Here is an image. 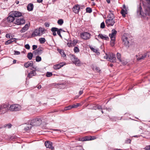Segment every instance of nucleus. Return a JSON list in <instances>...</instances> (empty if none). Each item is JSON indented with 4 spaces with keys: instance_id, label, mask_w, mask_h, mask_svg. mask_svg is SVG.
Here are the masks:
<instances>
[{
    "instance_id": "nucleus-27",
    "label": "nucleus",
    "mask_w": 150,
    "mask_h": 150,
    "mask_svg": "<svg viewBox=\"0 0 150 150\" xmlns=\"http://www.w3.org/2000/svg\"><path fill=\"white\" fill-rule=\"evenodd\" d=\"M15 38H12L11 39L8 40L5 42V44L6 45L9 44L14 41H15Z\"/></svg>"
},
{
    "instance_id": "nucleus-38",
    "label": "nucleus",
    "mask_w": 150,
    "mask_h": 150,
    "mask_svg": "<svg viewBox=\"0 0 150 150\" xmlns=\"http://www.w3.org/2000/svg\"><path fill=\"white\" fill-rule=\"evenodd\" d=\"M36 61L37 62H39L41 60V58L39 56H37L36 57Z\"/></svg>"
},
{
    "instance_id": "nucleus-33",
    "label": "nucleus",
    "mask_w": 150,
    "mask_h": 150,
    "mask_svg": "<svg viewBox=\"0 0 150 150\" xmlns=\"http://www.w3.org/2000/svg\"><path fill=\"white\" fill-rule=\"evenodd\" d=\"M111 39V41H110V45H111L113 47V46L115 44V39H112V38Z\"/></svg>"
},
{
    "instance_id": "nucleus-15",
    "label": "nucleus",
    "mask_w": 150,
    "mask_h": 150,
    "mask_svg": "<svg viewBox=\"0 0 150 150\" xmlns=\"http://www.w3.org/2000/svg\"><path fill=\"white\" fill-rule=\"evenodd\" d=\"M15 18L13 16L11 15L10 14V13L9 14V16L7 18V21L8 23H11L14 22L15 20Z\"/></svg>"
},
{
    "instance_id": "nucleus-50",
    "label": "nucleus",
    "mask_w": 150,
    "mask_h": 150,
    "mask_svg": "<svg viewBox=\"0 0 150 150\" xmlns=\"http://www.w3.org/2000/svg\"><path fill=\"white\" fill-rule=\"evenodd\" d=\"M21 54L20 52L17 51H14V54L15 55H19Z\"/></svg>"
},
{
    "instance_id": "nucleus-16",
    "label": "nucleus",
    "mask_w": 150,
    "mask_h": 150,
    "mask_svg": "<svg viewBox=\"0 0 150 150\" xmlns=\"http://www.w3.org/2000/svg\"><path fill=\"white\" fill-rule=\"evenodd\" d=\"M98 38H100L103 40H109L108 37L106 35H104L102 34H99L97 36Z\"/></svg>"
},
{
    "instance_id": "nucleus-26",
    "label": "nucleus",
    "mask_w": 150,
    "mask_h": 150,
    "mask_svg": "<svg viewBox=\"0 0 150 150\" xmlns=\"http://www.w3.org/2000/svg\"><path fill=\"white\" fill-rule=\"evenodd\" d=\"M96 138L94 137L90 136L89 137H86L83 141H86L88 140H93Z\"/></svg>"
},
{
    "instance_id": "nucleus-22",
    "label": "nucleus",
    "mask_w": 150,
    "mask_h": 150,
    "mask_svg": "<svg viewBox=\"0 0 150 150\" xmlns=\"http://www.w3.org/2000/svg\"><path fill=\"white\" fill-rule=\"evenodd\" d=\"M33 62L32 61L28 62L27 63H25L24 66L26 68H28L29 67L33 66Z\"/></svg>"
},
{
    "instance_id": "nucleus-52",
    "label": "nucleus",
    "mask_w": 150,
    "mask_h": 150,
    "mask_svg": "<svg viewBox=\"0 0 150 150\" xmlns=\"http://www.w3.org/2000/svg\"><path fill=\"white\" fill-rule=\"evenodd\" d=\"M6 37L8 38H11V34H6Z\"/></svg>"
},
{
    "instance_id": "nucleus-45",
    "label": "nucleus",
    "mask_w": 150,
    "mask_h": 150,
    "mask_svg": "<svg viewBox=\"0 0 150 150\" xmlns=\"http://www.w3.org/2000/svg\"><path fill=\"white\" fill-rule=\"evenodd\" d=\"M58 30V28H52L51 30L52 32L57 31Z\"/></svg>"
},
{
    "instance_id": "nucleus-49",
    "label": "nucleus",
    "mask_w": 150,
    "mask_h": 150,
    "mask_svg": "<svg viewBox=\"0 0 150 150\" xmlns=\"http://www.w3.org/2000/svg\"><path fill=\"white\" fill-rule=\"evenodd\" d=\"M67 45L69 47H72L73 46V44H72V42H68L67 43Z\"/></svg>"
},
{
    "instance_id": "nucleus-6",
    "label": "nucleus",
    "mask_w": 150,
    "mask_h": 150,
    "mask_svg": "<svg viewBox=\"0 0 150 150\" xmlns=\"http://www.w3.org/2000/svg\"><path fill=\"white\" fill-rule=\"evenodd\" d=\"M8 109V106L6 105H0V115H3L6 112Z\"/></svg>"
},
{
    "instance_id": "nucleus-7",
    "label": "nucleus",
    "mask_w": 150,
    "mask_h": 150,
    "mask_svg": "<svg viewBox=\"0 0 150 150\" xmlns=\"http://www.w3.org/2000/svg\"><path fill=\"white\" fill-rule=\"evenodd\" d=\"M104 58L112 62H115L116 60L115 55L113 53L110 54L109 57H108L107 55L106 54V56L104 57Z\"/></svg>"
},
{
    "instance_id": "nucleus-11",
    "label": "nucleus",
    "mask_w": 150,
    "mask_h": 150,
    "mask_svg": "<svg viewBox=\"0 0 150 150\" xmlns=\"http://www.w3.org/2000/svg\"><path fill=\"white\" fill-rule=\"evenodd\" d=\"M147 55V54L144 53V54H139L138 55H137L136 57L137 60L144 59L146 58Z\"/></svg>"
},
{
    "instance_id": "nucleus-44",
    "label": "nucleus",
    "mask_w": 150,
    "mask_h": 150,
    "mask_svg": "<svg viewBox=\"0 0 150 150\" xmlns=\"http://www.w3.org/2000/svg\"><path fill=\"white\" fill-rule=\"evenodd\" d=\"M11 125L10 124H6L4 126V127H7L8 128H11Z\"/></svg>"
},
{
    "instance_id": "nucleus-46",
    "label": "nucleus",
    "mask_w": 150,
    "mask_h": 150,
    "mask_svg": "<svg viewBox=\"0 0 150 150\" xmlns=\"http://www.w3.org/2000/svg\"><path fill=\"white\" fill-rule=\"evenodd\" d=\"M72 108H71V105H70L67 107H66L64 108V110H69Z\"/></svg>"
},
{
    "instance_id": "nucleus-58",
    "label": "nucleus",
    "mask_w": 150,
    "mask_h": 150,
    "mask_svg": "<svg viewBox=\"0 0 150 150\" xmlns=\"http://www.w3.org/2000/svg\"><path fill=\"white\" fill-rule=\"evenodd\" d=\"M53 32V34L54 36H55L56 35L57 33H56V32Z\"/></svg>"
},
{
    "instance_id": "nucleus-10",
    "label": "nucleus",
    "mask_w": 150,
    "mask_h": 150,
    "mask_svg": "<svg viewBox=\"0 0 150 150\" xmlns=\"http://www.w3.org/2000/svg\"><path fill=\"white\" fill-rule=\"evenodd\" d=\"M122 42L123 44L126 46L129 47V40L128 38L125 35L123 36L122 38Z\"/></svg>"
},
{
    "instance_id": "nucleus-1",
    "label": "nucleus",
    "mask_w": 150,
    "mask_h": 150,
    "mask_svg": "<svg viewBox=\"0 0 150 150\" xmlns=\"http://www.w3.org/2000/svg\"><path fill=\"white\" fill-rule=\"evenodd\" d=\"M42 122V120L39 118H35L30 120L28 122V126L25 128L26 130L30 129L32 126H38L40 125Z\"/></svg>"
},
{
    "instance_id": "nucleus-30",
    "label": "nucleus",
    "mask_w": 150,
    "mask_h": 150,
    "mask_svg": "<svg viewBox=\"0 0 150 150\" xmlns=\"http://www.w3.org/2000/svg\"><path fill=\"white\" fill-rule=\"evenodd\" d=\"M32 67L31 68V70L32 71L35 72L36 71H38L39 70V69L35 66H33L31 67Z\"/></svg>"
},
{
    "instance_id": "nucleus-19",
    "label": "nucleus",
    "mask_w": 150,
    "mask_h": 150,
    "mask_svg": "<svg viewBox=\"0 0 150 150\" xmlns=\"http://www.w3.org/2000/svg\"><path fill=\"white\" fill-rule=\"evenodd\" d=\"M40 36L41 34L40 33V31L38 29H36L34 30L32 34V36L33 37H35L36 36Z\"/></svg>"
},
{
    "instance_id": "nucleus-2",
    "label": "nucleus",
    "mask_w": 150,
    "mask_h": 150,
    "mask_svg": "<svg viewBox=\"0 0 150 150\" xmlns=\"http://www.w3.org/2000/svg\"><path fill=\"white\" fill-rule=\"evenodd\" d=\"M108 18L106 19L105 22L108 27L112 26L115 23L114 16L113 13H110L108 16Z\"/></svg>"
},
{
    "instance_id": "nucleus-13",
    "label": "nucleus",
    "mask_w": 150,
    "mask_h": 150,
    "mask_svg": "<svg viewBox=\"0 0 150 150\" xmlns=\"http://www.w3.org/2000/svg\"><path fill=\"white\" fill-rule=\"evenodd\" d=\"M45 145L47 148L51 149V150H53L54 148L52 146V143L49 141H47L45 143Z\"/></svg>"
},
{
    "instance_id": "nucleus-3",
    "label": "nucleus",
    "mask_w": 150,
    "mask_h": 150,
    "mask_svg": "<svg viewBox=\"0 0 150 150\" xmlns=\"http://www.w3.org/2000/svg\"><path fill=\"white\" fill-rule=\"evenodd\" d=\"M141 9L142 7L140 6L137 11L138 14L144 16L145 15L148 16L150 15V6H144V13L142 12Z\"/></svg>"
},
{
    "instance_id": "nucleus-63",
    "label": "nucleus",
    "mask_w": 150,
    "mask_h": 150,
    "mask_svg": "<svg viewBox=\"0 0 150 150\" xmlns=\"http://www.w3.org/2000/svg\"><path fill=\"white\" fill-rule=\"evenodd\" d=\"M106 1L108 3H110V0H106Z\"/></svg>"
},
{
    "instance_id": "nucleus-57",
    "label": "nucleus",
    "mask_w": 150,
    "mask_h": 150,
    "mask_svg": "<svg viewBox=\"0 0 150 150\" xmlns=\"http://www.w3.org/2000/svg\"><path fill=\"white\" fill-rule=\"evenodd\" d=\"M131 140L130 139H128L126 142L127 143H130L131 142Z\"/></svg>"
},
{
    "instance_id": "nucleus-25",
    "label": "nucleus",
    "mask_w": 150,
    "mask_h": 150,
    "mask_svg": "<svg viewBox=\"0 0 150 150\" xmlns=\"http://www.w3.org/2000/svg\"><path fill=\"white\" fill-rule=\"evenodd\" d=\"M92 69L96 72L100 73L101 70L100 68L97 66H93L92 67Z\"/></svg>"
},
{
    "instance_id": "nucleus-35",
    "label": "nucleus",
    "mask_w": 150,
    "mask_h": 150,
    "mask_svg": "<svg viewBox=\"0 0 150 150\" xmlns=\"http://www.w3.org/2000/svg\"><path fill=\"white\" fill-rule=\"evenodd\" d=\"M74 51L75 53H77L79 52V49L78 47H75L74 48Z\"/></svg>"
},
{
    "instance_id": "nucleus-4",
    "label": "nucleus",
    "mask_w": 150,
    "mask_h": 150,
    "mask_svg": "<svg viewBox=\"0 0 150 150\" xmlns=\"http://www.w3.org/2000/svg\"><path fill=\"white\" fill-rule=\"evenodd\" d=\"M71 59L73 63L76 66H81V63L80 59L76 57L74 55H72L71 56Z\"/></svg>"
},
{
    "instance_id": "nucleus-14",
    "label": "nucleus",
    "mask_w": 150,
    "mask_h": 150,
    "mask_svg": "<svg viewBox=\"0 0 150 150\" xmlns=\"http://www.w3.org/2000/svg\"><path fill=\"white\" fill-rule=\"evenodd\" d=\"M117 33V31L115 29H112L111 31V33L109 34V36L110 37V38L115 39L116 35Z\"/></svg>"
},
{
    "instance_id": "nucleus-51",
    "label": "nucleus",
    "mask_w": 150,
    "mask_h": 150,
    "mask_svg": "<svg viewBox=\"0 0 150 150\" xmlns=\"http://www.w3.org/2000/svg\"><path fill=\"white\" fill-rule=\"evenodd\" d=\"M25 47L27 49L29 50L30 48V46L28 44H27L25 45Z\"/></svg>"
},
{
    "instance_id": "nucleus-34",
    "label": "nucleus",
    "mask_w": 150,
    "mask_h": 150,
    "mask_svg": "<svg viewBox=\"0 0 150 150\" xmlns=\"http://www.w3.org/2000/svg\"><path fill=\"white\" fill-rule=\"evenodd\" d=\"M33 57V54L31 52L28 53V54L27 57L29 59L31 60L32 59Z\"/></svg>"
},
{
    "instance_id": "nucleus-59",
    "label": "nucleus",
    "mask_w": 150,
    "mask_h": 150,
    "mask_svg": "<svg viewBox=\"0 0 150 150\" xmlns=\"http://www.w3.org/2000/svg\"><path fill=\"white\" fill-rule=\"evenodd\" d=\"M43 1V0H37V1L38 3H41Z\"/></svg>"
},
{
    "instance_id": "nucleus-8",
    "label": "nucleus",
    "mask_w": 150,
    "mask_h": 150,
    "mask_svg": "<svg viewBox=\"0 0 150 150\" xmlns=\"http://www.w3.org/2000/svg\"><path fill=\"white\" fill-rule=\"evenodd\" d=\"M25 20L23 18H17L15 19L13 24L17 25H21L25 24Z\"/></svg>"
},
{
    "instance_id": "nucleus-39",
    "label": "nucleus",
    "mask_w": 150,
    "mask_h": 150,
    "mask_svg": "<svg viewBox=\"0 0 150 150\" xmlns=\"http://www.w3.org/2000/svg\"><path fill=\"white\" fill-rule=\"evenodd\" d=\"M62 31H63V30L61 29H60L59 30H58L57 31V34L59 35L60 37L61 38L62 37L61 35V32Z\"/></svg>"
},
{
    "instance_id": "nucleus-47",
    "label": "nucleus",
    "mask_w": 150,
    "mask_h": 150,
    "mask_svg": "<svg viewBox=\"0 0 150 150\" xmlns=\"http://www.w3.org/2000/svg\"><path fill=\"white\" fill-rule=\"evenodd\" d=\"M105 24L104 22H102L100 24V28H104L105 27Z\"/></svg>"
},
{
    "instance_id": "nucleus-29",
    "label": "nucleus",
    "mask_w": 150,
    "mask_h": 150,
    "mask_svg": "<svg viewBox=\"0 0 150 150\" xmlns=\"http://www.w3.org/2000/svg\"><path fill=\"white\" fill-rule=\"evenodd\" d=\"M33 5L32 4H29L27 6V9L29 11H31L33 9Z\"/></svg>"
},
{
    "instance_id": "nucleus-32",
    "label": "nucleus",
    "mask_w": 150,
    "mask_h": 150,
    "mask_svg": "<svg viewBox=\"0 0 150 150\" xmlns=\"http://www.w3.org/2000/svg\"><path fill=\"white\" fill-rule=\"evenodd\" d=\"M39 40L40 43L43 44L46 41V40L45 38H40Z\"/></svg>"
},
{
    "instance_id": "nucleus-21",
    "label": "nucleus",
    "mask_w": 150,
    "mask_h": 150,
    "mask_svg": "<svg viewBox=\"0 0 150 150\" xmlns=\"http://www.w3.org/2000/svg\"><path fill=\"white\" fill-rule=\"evenodd\" d=\"M117 59L119 60L120 62L123 65L125 64H126L127 63L126 62H124L122 61L121 58V55L120 53H117Z\"/></svg>"
},
{
    "instance_id": "nucleus-54",
    "label": "nucleus",
    "mask_w": 150,
    "mask_h": 150,
    "mask_svg": "<svg viewBox=\"0 0 150 150\" xmlns=\"http://www.w3.org/2000/svg\"><path fill=\"white\" fill-rule=\"evenodd\" d=\"M96 107L97 108V109L98 110L102 109L101 106L100 105H97L96 106Z\"/></svg>"
},
{
    "instance_id": "nucleus-36",
    "label": "nucleus",
    "mask_w": 150,
    "mask_h": 150,
    "mask_svg": "<svg viewBox=\"0 0 150 150\" xmlns=\"http://www.w3.org/2000/svg\"><path fill=\"white\" fill-rule=\"evenodd\" d=\"M38 30H39L40 33V34H41V35L44 31V29L43 28H40Z\"/></svg>"
},
{
    "instance_id": "nucleus-23",
    "label": "nucleus",
    "mask_w": 150,
    "mask_h": 150,
    "mask_svg": "<svg viewBox=\"0 0 150 150\" xmlns=\"http://www.w3.org/2000/svg\"><path fill=\"white\" fill-rule=\"evenodd\" d=\"M123 8L124 9L121 10V13L122 16L123 17H125V15L127 13V10L126 9H125V6L124 5L123 6Z\"/></svg>"
},
{
    "instance_id": "nucleus-28",
    "label": "nucleus",
    "mask_w": 150,
    "mask_h": 150,
    "mask_svg": "<svg viewBox=\"0 0 150 150\" xmlns=\"http://www.w3.org/2000/svg\"><path fill=\"white\" fill-rule=\"evenodd\" d=\"M59 53L61 55V56L62 57H63L65 59L66 57V55L65 54V53L64 51V50H59Z\"/></svg>"
},
{
    "instance_id": "nucleus-18",
    "label": "nucleus",
    "mask_w": 150,
    "mask_h": 150,
    "mask_svg": "<svg viewBox=\"0 0 150 150\" xmlns=\"http://www.w3.org/2000/svg\"><path fill=\"white\" fill-rule=\"evenodd\" d=\"M30 26V24H26L25 26L23 27L22 29L20 30V32L21 33H23L25 32L28 29L29 27Z\"/></svg>"
},
{
    "instance_id": "nucleus-56",
    "label": "nucleus",
    "mask_w": 150,
    "mask_h": 150,
    "mask_svg": "<svg viewBox=\"0 0 150 150\" xmlns=\"http://www.w3.org/2000/svg\"><path fill=\"white\" fill-rule=\"evenodd\" d=\"M83 93V91L82 90H80L79 92V95H81Z\"/></svg>"
},
{
    "instance_id": "nucleus-53",
    "label": "nucleus",
    "mask_w": 150,
    "mask_h": 150,
    "mask_svg": "<svg viewBox=\"0 0 150 150\" xmlns=\"http://www.w3.org/2000/svg\"><path fill=\"white\" fill-rule=\"evenodd\" d=\"M37 47V46L36 45H33V49L34 50L36 49Z\"/></svg>"
},
{
    "instance_id": "nucleus-12",
    "label": "nucleus",
    "mask_w": 150,
    "mask_h": 150,
    "mask_svg": "<svg viewBox=\"0 0 150 150\" xmlns=\"http://www.w3.org/2000/svg\"><path fill=\"white\" fill-rule=\"evenodd\" d=\"M81 36L83 39L87 40L90 38V35L87 32H84L81 34Z\"/></svg>"
},
{
    "instance_id": "nucleus-24",
    "label": "nucleus",
    "mask_w": 150,
    "mask_h": 150,
    "mask_svg": "<svg viewBox=\"0 0 150 150\" xmlns=\"http://www.w3.org/2000/svg\"><path fill=\"white\" fill-rule=\"evenodd\" d=\"M90 48L91 49L93 52H95L97 54V55H99L100 53L99 52L98 50V49L96 48L95 47H90Z\"/></svg>"
},
{
    "instance_id": "nucleus-37",
    "label": "nucleus",
    "mask_w": 150,
    "mask_h": 150,
    "mask_svg": "<svg viewBox=\"0 0 150 150\" xmlns=\"http://www.w3.org/2000/svg\"><path fill=\"white\" fill-rule=\"evenodd\" d=\"M81 104L79 103H77L76 104H74L71 105V108H76L79 106Z\"/></svg>"
},
{
    "instance_id": "nucleus-55",
    "label": "nucleus",
    "mask_w": 150,
    "mask_h": 150,
    "mask_svg": "<svg viewBox=\"0 0 150 150\" xmlns=\"http://www.w3.org/2000/svg\"><path fill=\"white\" fill-rule=\"evenodd\" d=\"M45 26H46V27H49V26H50V24L48 23H46L45 24Z\"/></svg>"
},
{
    "instance_id": "nucleus-41",
    "label": "nucleus",
    "mask_w": 150,
    "mask_h": 150,
    "mask_svg": "<svg viewBox=\"0 0 150 150\" xmlns=\"http://www.w3.org/2000/svg\"><path fill=\"white\" fill-rule=\"evenodd\" d=\"M78 40H74L72 42V44H73V46H74L77 43H78Z\"/></svg>"
},
{
    "instance_id": "nucleus-48",
    "label": "nucleus",
    "mask_w": 150,
    "mask_h": 150,
    "mask_svg": "<svg viewBox=\"0 0 150 150\" xmlns=\"http://www.w3.org/2000/svg\"><path fill=\"white\" fill-rule=\"evenodd\" d=\"M144 149L145 150H150V145L146 146L145 148H144Z\"/></svg>"
},
{
    "instance_id": "nucleus-9",
    "label": "nucleus",
    "mask_w": 150,
    "mask_h": 150,
    "mask_svg": "<svg viewBox=\"0 0 150 150\" xmlns=\"http://www.w3.org/2000/svg\"><path fill=\"white\" fill-rule=\"evenodd\" d=\"M10 14L14 18L20 17L22 16L23 13L18 11H12L10 12Z\"/></svg>"
},
{
    "instance_id": "nucleus-62",
    "label": "nucleus",
    "mask_w": 150,
    "mask_h": 150,
    "mask_svg": "<svg viewBox=\"0 0 150 150\" xmlns=\"http://www.w3.org/2000/svg\"><path fill=\"white\" fill-rule=\"evenodd\" d=\"M19 1H16L15 2V3L17 4H18L19 3Z\"/></svg>"
},
{
    "instance_id": "nucleus-42",
    "label": "nucleus",
    "mask_w": 150,
    "mask_h": 150,
    "mask_svg": "<svg viewBox=\"0 0 150 150\" xmlns=\"http://www.w3.org/2000/svg\"><path fill=\"white\" fill-rule=\"evenodd\" d=\"M57 23L59 25H61L63 23V21L62 19H59Z\"/></svg>"
},
{
    "instance_id": "nucleus-17",
    "label": "nucleus",
    "mask_w": 150,
    "mask_h": 150,
    "mask_svg": "<svg viewBox=\"0 0 150 150\" xmlns=\"http://www.w3.org/2000/svg\"><path fill=\"white\" fill-rule=\"evenodd\" d=\"M65 64L64 63H61L59 64L54 65L53 67L54 69L57 70L59 69Z\"/></svg>"
},
{
    "instance_id": "nucleus-40",
    "label": "nucleus",
    "mask_w": 150,
    "mask_h": 150,
    "mask_svg": "<svg viewBox=\"0 0 150 150\" xmlns=\"http://www.w3.org/2000/svg\"><path fill=\"white\" fill-rule=\"evenodd\" d=\"M86 11L87 12L89 13H91L92 11L91 8L89 7H87L86 9Z\"/></svg>"
},
{
    "instance_id": "nucleus-61",
    "label": "nucleus",
    "mask_w": 150,
    "mask_h": 150,
    "mask_svg": "<svg viewBox=\"0 0 150 150\" xmlns=\"http://www.w3.org/2000/svg\"><path fill=\"white\" fill-rule=\"evenodd\" d=\"M16 60H14L13 61V64H15L16 63Z\"/></svg>"
},
{
    "instance_id": "nucleus-20",
    "label": "nucleus",
    "mask_w": 150,
    "mask_h": 150,
    "mask_svg": "<svg viewBox=\"0 0 150 150\" xmlns=\"http://www.w3.org/2000/svg\"><path fill=\"white\" fill-rule=\"evenodd\" d=\"M80 8V6L79 5H76L73 7V12L76 13H78Z\"/></svg>"
},
{
    "instance_id": "nucleus-31",
    "label": "nucleus",
    "mask_w": 150,
    "mask_h": 150,
    "mask_svg": "<svg viewBox=\"0 0 150 150\" xmlns=\"http://www.w3.org/2000/svg\"><path fill=\"white\" fill-rule=\"evenodd\" d=\"M36 74L35 72L34 71H31L28 74V77L29 78H31L33 76H34Z\"/></svg>"
},
{
    "instance_id": "nucleus-43",
    "label": "nucleus",
    "mask_w": 150,
    "mask_h": 150,
    "mask_svg": "<svg viewBox=\"0 0 150 150\" xmlns=\"http://www.w3.org/2000/svg\"><path fill=\"white\" fill-rule=\"evenodd\" d=\"M52 73L50 72H47V73L46 74V76L47 77H51V76H52Z\"/></svg>"
},
{
    "instance_id": "nucleus-60",
    "label": "nucleus",
    "mask_w": 150,
    "mask_h": 150,
    "mask_svg": "<svg viewBox=\"0 0 150 150\" xmlns=\"http://www.w3.org/2000/svg\"><path fill=\"white\" fill-rule=\"evenodd\" d=\"M41 88V85H39V86H38V87H37V88H38V89H40Z\"/></svg>"
},
{
    "instance_id": "nucleus-64",
    "label": "nucleus",
    "mask_w": 150,
    "mask_h": 150,
    "mask_svg": "<svg viewBox=\"0 0 150 150\" xmlns=\"http://www.w3.org/2000/svg\"><path fill=\"white\" fill-rule=\"evenodd\" d=\"M110 66H111V67H112L113 66V64H110Z\"/></svg>"
},
{
    "instance_id": "nucleus-5",
    "label": "nucleus",
    "mask_w": 150,
    "mask_h": 150,
    "mask_svg": "<svg viewBox=\"0 0 150 150\" xmlns=\"http://www.w3.org/2000/svg\"><path fill=\"white\" fill-rule=\"evenodd\" d=\"M21 109V106L17 104L11 105L9 108V110L12 111H16L20 110Z\"/></svg>"
}]
</instances>
